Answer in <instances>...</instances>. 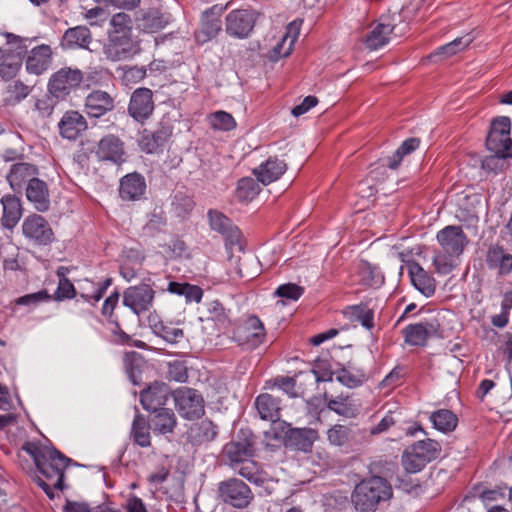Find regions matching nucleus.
I'll return each instance as SVG.
<instances>
[{
  "mask_svg": "<svg viewBox=\"0 0 512 512\" xmlns=\"http://www.w3.org/2000/svg\"><path fill=\"white\" fill-rule=\"evenodd\" d=\"M103 55L108 61L120 62L134 58L141 52V40L133 31V20L125 12L115 13L109 21Z\"/></svg>",
  "mask_w": 512,
  "mask_h": 512,
  "instance_id": "obj_1",
  "label": "nucleus"
},
{
  "mask_svg": "<svg viewBox=\"0 0 512 512\" xmlns=\"http://www.w3.org/2000/svg\"><path fill=\"white\" fill-rule=\"evenodd\" d=\"M71 462V459L63 455L60 451L51 447L46 452L44 459L36 464L37 470L41 476H35L34 481L43 489L46 495L54 498L53 489L63 490L64 471Z\"/></svg>",
  "mask_w": 512,
  "mask_h": 512,
  "instance_id": "obj_2",
  "label": "nucleus"
},
{
  "mask_svg": "<svg viewBox=\"0 0 512 512\" xmlns=\"http://www.w3.org/2000/svg\"><path fill=\"white\" fill-rule=\"evenodd\" d=\"M391 496L389 482L380 476H372L356 485L352 502L359 512H374L380 502L389 500Z\"/></svg>",
  "mask_w": 512,
  "mask_h": 512,
  "instance_id": "obj_3",
  "label": "nucleus"
},
{
  "mask_svg": "<svg viewBox=\"0 0 512 512\" xmlns=\"http://www.w3.org/2000/svg\"><path fill=\"white\" fill-rule=\"evenodd\" d=\"M9 46L3 49V56L0 55V75L2 78H12L19 71L22 64V57L27 52L26 42L28 38H22L12 33L0 34Z\"/></svg>",
  "mask_w": 512,
  "mask_h": 512,
  "instance_id": "obj_4",
  "label": "nucleus"
},
{
  "mask_svg": "<svg viewBox=\"0 0 512 512\" xmlns=\"http://www.w3.org/2000/svg\"><path fill=\"white\" fill-rule=\"evenodd\" d=\"M254 436L248 429H241L236 438L227 443L223 449V456L231 469L237 468L240 463L255 455Z\"/></svg>",
  "mask_w": 512,
  "mask_h": 512,
  "instance_id": "obj_5",
  "label": "nucleus"
},
{
  "mask_svg": "<svg viewBox=\"0 0 512 512\" xmlns=\"http://www.w3.org/2000/svg\"><path fill=\"white\" fill-rule=\"evenodd\" d=\"M178 413L187 420H194L204 415V399L195 389L180 387L172 393Z\"/></svg>",
  "mask_w": 512,
  "mask_h": 512,
  "instance_id": "obj_6",
  "label": "nucleus"
},
{
  "mask_svg": "<svg viewBox=\"0 0 512 512\" xmlns=\"http://www.w3.org/2000/svg\"><path fill=\"white\" fill-rule=\"evenodd\" d=\"M265 336L264 325L255 315L249 316L233 332V340L245 350L257 348L263 343Z\"/></svg>",
  "mask_w": 512,
  "mask_h": 512,
  "instance_id": "obj_7",
  "label": "nucleus"
},
{
  "mask_svg": "<svg viewBox=\"0 0 512 512\" xmlns=\"http://www.w3.org/2000/svg\"><path fill=\"white\" fill-rule=\"evenodd\" d=\"M220 499L235 508L247 507L254 498L250 487L238 478H230L218 484Z\"/></svg>",
  "mask_w": 512,
  "mask_h": 512,
  "instance_id": "obj_8",
  "label": "nucleus"
},
{
  "mask_svg": "<svg viewBox=\"0 0 512 512\" xmlns=\"http://www.w3.org/2000/svg\"><path fill=\"white\" fill-rule=\"evenodd\" d=\"M83 81V72L70 67L61 68L54 73L48 83L49 93L56 99H64L79 87Z\"/></svg>",
  "mask_w": 512,
  "mask_h": 512,
  "instance_id": "obj_9",
  "label": "nucleus"
},
{
  "mask_svg": "<svg viewBox=\"0 0 512 512\" xmlns=\"http://www.w3.org/2000/svg\"><path fill=\"white\" fill-rule=\"evenodd\" d=\"M155 298V291L146 284L140 283L128 287L123 293V305L128 307L136 315H141L150 310Z\"/></svg>",
  "mask_w": 512,
  "mask_h": 512,
  "instance_id": "obj_10",
  "label": "nucleus"
},
{
  "mask_svg": "<svg viewBox=\"0 0 512 512\" xmlns=\"http://www.w3.org/2000/svg\"><path fill=\"white\" fill-rule=\"evenodd\" d=\"M256 22V14L251 10L236 9L226 16L225 30L234 38H247Z\"/></svg>",
  "mask_w": 512,
  "mask_h": 512,
  "instance_id": "obj_11",
  "label": "nucleus"
},
{
  "mask_svg": "<svg viewBox=\"0 0 512 512\" xmlns=\"http://www.w3.org/2000/svg\"><path fill=\"white\" fill-rule=\"evenodd\" d=\"M436 238L443 252L449 257H458L469 242L462 227L456 225L444 227L437 233Z\"/></svg>",
  "mask_w": 512,
  "mask_h": 512,
  "instance_id": "obj_12",
  "label": "nucleus"
},
{
  "mask_svg": "<svg viewBox=\"0 0 512 512\" xmlns=\"http://www.w3.org/2000/svg\"><path fill=\"white\" fill-rule=\"evenodd\" d=\"M406 343L412 346H424L430 337H440L442 329L437 319L409 324L403 329Z\"/></svg>",
  "mask_w": 512,
  "mask_h": 512,
  "instance_id": "obj_13",
  "label": "nucleus"
},
{
  "mask_svg": "<svg viewBox=\"0 0 512 512\" xmlns=\"http://www.w3.org/2000/svg\"><path fill=\"white\" fill-rule=\"evenodd\" d=\"M137 28L145 33H155L164 29L171 21V14L161 7H149L138 12L135 18Z\"/></svg>",
  "mask_w": 512,
  "mask_h": 512,
  "instance_id": "obj_14",
  "label": "nucleus"
},
{
  "mask_svg": "<svg viewBox=\"0 0 512 512\" xmlns=\"http://www.w3.org/2000/svg\"><path fill=\"white\" fill-rule=\"evenodd\" d=\"M128 114L137 122H144L154 111L153 92L141 87L133 91L127 108Z\"/></svg>",
  "mask_w": 512,
  "mask_h": 512,
  "instance_id": "obj_15",
  "label": "nucleus"
},
{
  "mask_svg": "<svg viewBox=\"0 0 512 512\" xmlns=\"http://www.w3.org/2000/svg\"><path fill=\"white\" fill-rule=\"evenodd\" d=\"M22 231L26 238L38 245H47L53 241V231L49 223L37 214L24 219Z\"/></svg>",
  "mask_w": 512,
  "mask_h": 512,
  "instance_id": "obj_16",
  "label": "nucleus"
},
{
  "mask_svg": "<svg viewBox=\"0 0 512 512\" xmlns=\"http://www.w3.org/2000/svg\"><path fill=\"white\" fill-rule=\"evenodd\" d=\"M226 8L227 5H214L203 13L200 29L195 34L198 43H206L217 36L222 29L221 16Z\"/></svg>",
  "mask_w": 512,
  "mask_h": 512,
  "instance_id": "obj_17",
  "label": "nucleus"
},
{
  "mask_svg": "<svg viewBox=\"0 0 512 512\" xmlns=\"http://www.w3.org/2000/svg\"><path fill=\"white\" fill-rule=\"evenodd\" d=\"M95 155L99 161L121 165L125 161L124 142L118 136L108 134L98 142Z\"/></svg>",
  "mask_w": 512,
  "mask_h": 512,
  "instance_id": "obj_18",
  "label": "nucleus"
},
{
  "mask_svg": "<svg viewBox=\"0 0 512 512\" xmlns=\"http://www.w3.org/2000/svg\"><path fill=\"white\" fill-rule=\"evenodd\" d=\"M207 217L210 228L221 234L230 245L240 242L241 231L226 215L218 210L210 209Z\"/></svg>",
  "mask_w": 512,
  "mask_h": 512,
  "instance_id": "obj_19",
  "label": "nucleus"
},
{
  "mask_svg": "<svg viewBox=\"0 0 512 512\" xmlns=\"http://www.w3.org/2000/svg\"><path fill=\"white\" fill-rule=\"evenodd\" d=\"M87 128L85 117L76 110L66 111L58 123L59 134L68 140H76Z\"/></svg>",
  "mask_w": 512,
  "mask_h": 512,
  "instance_id": "obj_20",
  "label": "nucleus"
},
{
  "mask_svg": "<svg viewBox=\"0 0 512 512\" xmlns=\"http://www.w3.org/2000/svg\"><path fill=\"white\" fill-rule=\"evenodd\" d=\"M170 394L169 387L162 382H154L140 394V402L143 408L150 412H156L165 409Z\"/></svg>",
  "mask_w": 512,
  "mask_h": 512,
  "instance_id": "obj_21",
  "label": "nucleus"
},
{
  "mask_svg": "<svg viewBox=\"0 0 512 512\" xmlns=\"http://www.w3.org/2000/svg\"><path fill=\"white\" fill-rule=\"evenodd\" d=\"M486 147L495 154L494 157L487 159L484 167H489L490 162L496 159L512 158V139L510 135L489 132L486 138Z\"/></svg>",
  "mask_w": 512,
  "mask_h": 512,
  "instance_id": "obj_22",
  "label": "nucleus"
},
{
  "mask_svg": "<svg viewBox=\"0 0 512 512\" xmlns=\"http://www.w3.org/2000/svg\"><path fill=\"white\" fill-rule=\"evenodd\" d=\"M114 99L106 91L93 90L85 99L88 116L99 118L114 109Z\"/></svg>",
  "mask_w": 512,
  "mask_h": 512,
  "instance_id": "obj_23",
  "label": "nucleus"
},
{
  "mask_svg": "<svg viewBox=\"0 0 512 512\" xmlns=\"http://www.w3.org/2000/svg\"><path fill=\"white\" fill-rule=\"evenodd\" d=\"M92 40V33L89 28L80 25L67 29L63 34L60 45L66 50H91L89 45Z\"/></svg>",
  "mask_w": 512,
  "mask_h": 512,
  "instance_id": "obj_24",
  "label": "nucleus"
},
{
  "mask_svg": "<svg viewBox=\"0 0 512 512\" xmlns=\"http://www.w3.org/2000/svg\"><path fill=\"white\" fill-rule=\"evenodd\" d=\"M146 182L144 177L138 173H130L120 181L119 195L122 200L136 201L145 193Z\"/></svg>",
  "mask_w": 512,
  "mask_h": 512,
  "instance_id": "obj_25",
  "label": "nucleus"
},
{
  "mask_svg": "<svg viewBox=\"0 0 512 512\" xmlns=\"http://www.w3.org/2000/svg\"><path fill=\"white\" fill-rule=\"evenodd\" d=\"M52 63V50L48 45L33 48L26 59V70L30 74L41 75L49 69Z\"/></svg>",
  "mask_w": 512,
  "mask_h": 512,
  "instance_id": "obj_26",
  "label": "nucleus"
},
{
  "mask_svg": "<svg viewBox=\"0 0 512 512\" xmlns=\"http://www.w3.org/2000/svg\"><path fill=\"white\" fill-rule=\"evenodd\" d=\"M37 174L38 169L35 165L19 162L11 165L6 178L11 188L17 191L22 189L25 183H30L31 179H34Z\"/></svg>",
  "mask_w": 512,
  "mask_h": 512,
  "instance_id": "obj_27",
  "label": "nucleus"
},
{
  "mask_svg": "<svg viewBox=\"0 0 512 512\" xmlns=\"http://www.w3.org/2000/svg\"><path fill=\"white\" fill-rule=\"evenodd\" d=\"M407 266L413 286L424 296H432L436 290L435 279L415 261L408 263Z\"/></svg>",
  "mask_w": 512,
  "mask_h": 512,
  "instance_id": "obj_28",
  "label": "nucleus"
},
{
  "mask_svg": "<svg viewBox=\"0 0 512 512\" xmlns=\"http://www.w3.org/2000/svg\"><path fill=\"white\" fill-rule=\"evenodd\" d=\"M255 407L262 420L275 423L280 418V399L269 393H262L255 399Z\"/></svg>",
  "mask_w": 512,
  "mask_h": 512,
  "instance_id": "obj_29",
  "label": "nucleus"
},
{
  "mask_svg": "<svg viewBox=\"0 0 512 512\" xmlns=\"http://www.w3.org/2000/svg\"><path fill=\"white\" fill-rule=\"evenodd\" d=\"M27 199L32 202L35 208L40 212H45L49 209L50 200L47 184L35 177L31 179L26 187Z\"/></svg>",
  "mask_w": 512,
  "mask_h": 512,
  "instance_id": "obj_30",
  "label": "nucleus"
},
{
  "mask_svg": "<svg viewBox=\"0 0 512 512\" xmlns=\"http://www.w3.org/2000/svg\"><path fill=\"white\" fill-rule=\"evenodd\" d=\"M287 165L283 160L270 157L265 163L254 169V174L264 185H268L281 177Z\"/></svg>",
  "mask_w": 512,
  "mask_h": 512,
  "instance_id": "obj_31",
  "label": "nucleus"
},
{
  "mask_svg": "<svg viewBox=\"0 0 512 512\" xmlns=\"http://www.w3.org/2000/svg\"><path fill=\"white\" fill-rule=\"evenodd\" d=\"M486 262L492 269H498V274L505 276L512 272V254L505 252L499 245L491 246L486 254Z\"/></svg>",
  "mask_w": 512,
  "mask_h": 512,
  "instance_id": "obj_32",
  "label": "nucleus"
},
{
  "mask_svg": "<svg viewBox=\"0 0 512 512\" xmlns=\"http://www.w3.org/2000/svg\"><path fill=\"white\" fill-rule=\"evenodd\" d=\"M317 439L318 432L315 429L294 428L289 429L287 445L303 452H309Z\"/></svg>",
  "mask_w": 512,
  "mask_h": 512,
  "instance_id": "obj_33",
  "label": "nucleus"
},
{
  "mask_svg": "<svg viewBox=\"0 0 512 512\" xmlns=\"http://www.w3.org/2000/svg\"><path fill=\"white\" fill-rule=\"evenodd\" d=\"M0 201L3 206L2 225L5 228L12 229L22 216L21 202L14 195H5Z\"/></svg>",
  "mask_w": 512,
  "mask_h": 512,
  "instance_id": "obj_34",
  "label": "nucleus"
},
{
  "mask_svg": "<svg viewBox=\"0 0 512 512\" xmlns=\"http://www.w3.org/2000/svg\"><path fill=\"white\" fill-rule=\"evenodd\" d=\"M171 131L168 127H161L155 131L144 130L140 140L141 149L146 153H153L168 140Z\"/></svg>",
  "mask_w": 512,
  "mask_h": 512,
  "instance_id": "obj_35",
  "label": "nucleus"
},
{
  "mask_svg": "<svg viewBox=\"0 0 512 512\" xmlns=\"http://www.w3.org/2000/svg\"><path fill=\"white\" fill-rule=\"evenodd\" d=\"M233 470L243 478L256 485H262L266 480V474L262 468V465L255 461L253 458H249L246 461H243L239 464V466H237V468H233Z\"/></svg>",
  "mask_w": 512,
  "mask_h": 512,
  "instance_id": "obj_36",
  "label": "nucleus"
},
{
  "mask_svg": "<svg viewBox=\"0 0 512 512\" xmlns=\"http://www.w3.org/2000/svg\"><path fill=\"white\" fill-rule=\"evenodd\" d=\"M301 24L302 20L299 19L288 24L286 34L283 36L282 41L273 49L275 54L280 57H286L291 53L292 47L299 36Z\"/></svg>",
  "mask_w": 512,
  "mask_h": 512,
  "instance_id": "obj_37",
  "label": "nucleus"
},
{
  "mask_svg": "<svg viewBox=\"0 0 512 512\" xmlns=\"http://www.w3.org/2000/svg\"><path fill=\"white\" fill-rule=\"evenodd\" d=\"M153 413L155 415L150 419L153 431L159 434L172 433L177 424L173 411L170 409H162Z\"/></svg>",
  "mask_w": 512,
  "mask_h": 512,
  "instance_id": "obj_38",
  "label": "nucleus"
},
{
  "mask_svg": "<svg viewBox=\"0 0 512 512\" xmlns=\"http://www.w3.org/2000/svg\"><path fill=\"white\" fill-rule=\"evenodd\" d=\"M358 274L363 285L370 287H379L384 283V275L379 267L372 265L366 260H360L358 263Z\"/></svg>",
  "mask_w": 512,
  "mask_h": 512,
  "instance_id": "obj_39",
  "label": "nucleus"
},
{
  "mask_svg": "<svg viewBox=\"0 0 512 512\" xmlns=\"http://www.w3.org/2000/svg\"><path fill=\"white\" fill-rule=\"evenodd\" d=\"M394 26L389 23L380 22L364 39L366 46L371 50H376L389 41V36L394 30Z\"/></svg>",
  "mask_w": 512,
  "mask_h": 512,
  "instance_id": "obj_40",
  "label": "nucleus"
},
{
  "mask_svg": "<svg viewBox=\"0 0 512 512\" xmlns=\"http://www.w3.org/2000/svg\"><path fill=\"white\" fill-rule=\"evenodd\" d=\"M32 87L20 80H14L7 84L4 90V102L6 105L15 106L31 93Z\"/></svg>",
  "mask_w": 512,
  "mask_h": 512,
  "instance_id": "obj_41",
  "label": "nucleus"
},
{
  "mask_svg": "<svg viewBox=\"0 0 512 512\" xmlns=\"http://www.w3.org/2000/svg\"><path fill=\"white\" fill-rule=\"evenodd\" d=\"M258 182V178L245 177L240 179L237 183L235 197L240 202L252 201L261 190Z\"/></svg>",
  "mask_w": 512,
  "mask_h": 512,
  "instance_id": "obj_42",
  "label": "nucleus"
},
{
  "mask_svg": "<svg viewBox=\"0 0 512 512\" xmlns=\"http://www.w3.org/2000/svg\"><path fill=\"white\" fill-rule=\"evenodd\" d=\"M430 420L434 427L442 432L453 431L458 423L457 416L448 409H440L433 412L430 416Z\"/></svg>",
  "mask_w": 512,
  "mask_h": 512,
  "instance_id": "obj_43",
  "label": "nucleus"
},
{
  "mask_svg": "<svg viewBox=\"0 0 512 512\" xmlns=\"http://www.w3.org/2000/svg\"><path fill=\"white\" fill-rule=\"evenodd\" d=\"M131 435L133 437L134 442L139 446L149 447L151 445L149 423L140 414H136L133 420Z\"/></svg>",
  "mask_w": 512,
  "mask_h": 512,
  "instance_id": "obj_44",
  "label": "nucleus"
},
{
  "mask_svg": "<svg viewBox=\"0 0 512 512\" xmlns=\"http://www.w3.org/2000/svg\"><path fill=\"white\" fill-rule=\"evenodd\" d=\"M410 448L416 452L420 458L425 460L426 463L435 460L441 453V445L432 439L417 441L411 445Z\"/></svg>",
  "mask_w": 512,
  "mask_h": 512,
  "instance_id": "obj_45",
  "label": "nucleus"
},
{
  "mask_svg": "<svg viewBox=\"0 0 512 512\" xmlns=\"http://www.w3.org/2000/svg\"><path fill=\"white\" fill-rule=\"evenodd\" d=\"M148 321L153 333L169 343H174L183 337L181 329L167 326L161 321H156L155 316H149Z\"/></svg>",
  "mask_w": 512,
  "mask_h": 512,
  "instance_id": "obj_46",
  "label": "nucleus"
},
{
  "mask_svg": "<svg viewBox=\"0 0 512 512\" xmlns=\"http://www.w3.org/2000/svg\"><path fill=\"white\" fill-rule=\"evenodd\" d=\"M420 144V140L418 138H409L403 141V143L400 145V147L394 152V154L390 157H387L386 165L390 169H397L400 165L402 159L404 156L412 153L415 151Z\"/></svg>",
  "mask_w": 512,
  "mask_h": 512,
  "instance_id": "obj_47",
  "label": "nucleus"
},
{
  "mask_svg": "<svg viewBox=\"0 0 512 512\" xmlns=\"http://www.w3.org/2000/svg\"><path fill=\"white\" fill-rule=\"evenodd\" d=\"M208 320L215 323L219 330H225L230 325V319L225 308L219 301H212L207 305Z\"/></svg>",
  "mask_w": 512,
  "mask_h": 512,
  "instance_id": "obj_48",
  "label": "nucleus"
},
{
  "mask_svg": "<svg viewBox=\"0 0 512 512\" xmlns=\"http://www.w3.org/2000/svg\"><path fill=\"white\" fill-rule=\"evenodd\" d=\"M192 433L198 443L211 442L218 435V429L212 421L205 419L192 428Z\"/></svg>",
  "mask_w": 512,
  "mask_h": 512,
  "instance_id": "obj_49",
  "label": "nucleus"
},
{
  "mask_svg": "<svg viewBox=\"0 0 512 512\" xmlns=\"http://www.w3.org/2000/svg\"><path fill=\"white\" fill-rule=\"evenodd\" d=\"M210 126L215 130L230 131L236 127L234 117L225 111H216L208 116Z\"/></svg>",
  "mask_w": 512,
  "mask_h": 512,
  "instance_id": "obj_50",
  "label": "nucleus"
},
{
  "mask_svg": "<svg viewBox=\"0 0 512 512\" xmlns=\"http://www.w3.org/2000/svg\"><path fill=\"white\" fill-rule=\"evenodd\" d=\"M425 460L414 452L410 447L404 452L402 456V465L408 473H417L426 466Z\"/></svg>",
  "mask_w": 512,
  "mask_h": 512,
  "instance_id": "obj_51",
  "label": "nucleus"
},
{
  "mask_svg": "<svg viewBox=\"0 0 512 512\" xmlns=\"http://www.w3.org/2000/svg\"><path fill=\"white\" fill-rule=\"evenodd\" d=\"M349 428L344 425H335L327 432L328 440L331 444L342 446L349 440Z\"/></svg>",
  "mask_w": 512,
  "mask_h": 512,
  "instance_id": "obj_52",
  "label": "nucleus"
},
{
  "mask_svg": "<svg viewBox=\"0 0 512 512\" xmlns=\"http://www.w3.org/2000/svg\"><path fill=\"white\" fill-rule=\"evenodd\" d=\"M304 292L303 287L295 284V283H287L280 285L276 291L275 295L281 298H285L288 300H297L299 299Z\"/></svg>",
  "mask_w": 512,
  "mask_h": 512,
  "instance_id": "obj_53",
  "label": "nucleus"
},
{
  "mask_svg": "<svg viewBox=\"0 0 512 512\" xmlns=\"http://www.w3.org/2000/svg\"><path fill=\"white\" fill-rule=\"evenodd\" d=\"M57 101L55 97L50 95H44L35 102V109L39 112L41 117H49L54 110Z\"/></svg>",
  "mask_w": 512,
  "mask_h": 512,
  "instance_id": "obj_54",
  "label": "nucleus"
},
{
  "mask_svg": "<svg viewBox=\"0 0 512 512\" xmlns=\"http://www.w3.org/2000/svg\"><path fill=\"white\" fill-rule=\"evenodd\" d=\"M337 380L343 385L354 388L360 386L364 381V375H354L346 369H342L337 373Z\"/></svg>",
  "mask_w": 512,
  "mask_h": 512,
  "instance_id": "obj_55",
  "label": "nucleus"
},
{
  "mask_svg": "<svg viewBox=\"0 0 512 512\" xmlns=\"http://www.w3.org/2000/svg\"><path fill=\"white\" fill-rule=\"evenodd\" d=\"M76 294L74 285L68 278L59 279L58 288L55 292V299L63 300L73 298Z\"/></svg>",
  "mask_w": 512,
  "mask_h": 512,
  "instance_id": "obj_56",
  "label": "nucleus"
},
{
  "mask_svg": "<svg viewBox=\"0 0 512 512\" xmlns=\"http://www.w3.org/2000/svg\"><path fill=\"white\" fill-rule=\"evenodd\" d=\"M50 449L51 447H40L34 442H25L22 445V450L32 457L35 465L39 463L40 460L44 459L46 452L50 451Z\"/></svg>",
  "mask_w": 512,
  "mask_h": 512,
  "instance_id": "obj_57",
  "label": "nucleus"
},
{
  "mask_svg": "<svg viewBox=\"0 0 512 512\" xmlns=\"http://www.w3.org/2000/svg\"><path fill=\"white\" fill-rule=\"evenodd\" d=\"M288 433L289 429L286 428L285 424L277 421L272 423L270 429L264 432V436L267 440H282L285 438L288 441Z\"/></svg>",
  "mask_w": 512,
  "mask_h": 512,
  "instance_id": "obj_58",
  "label": "nucleus"
},
{
  "mask_svg": "<svg viewBox=\"0 0 512 512\" xmlns=\"http://www.w3.org/2000/svg\"><path fill=\"white\" fill-rule=\"evenodd\" d=\"M51 299V296L47 293L46 290H41L36 293H31L24 295L22 297H19L16 300V303L18 305H36L40 302L49 301Z\"/></svg>",
  "mask_w": 512,
  "mask_h": 512,
  "instance_id": "obj_59",
  "label": "nucleus"
},
{
  "mask_svg": "<svg viewBox=\"0 0 512 512\" xmlns=\"http://www.w3.org/2000/svg\"><path fill=\"white\" fill-rule=\"evenodd\" d=\"M119 293L114 292L104 301L102 307V315L107 317L109 322L115 323L116 327L119 328V324L116 320H113V312L119 301Z\"/></svg>",
  "mask_w": 512,
  "mask_h": 512,
  "instance_id": "obj_60",
  "label": "nucleus"
},
{
  "mask_svg": "<svg viewBox=\"0 0 512 512\" xmlns=\"http://www.w3.org/2000/svg\"><path fill=\"white\" fill-rule=\"evenodd\" d=\"M146 77V68L144 66H132L124 70L123 80L127 83H136Z\"/></svg>",
  "mask_w": 512,
  "mask_h": 512,
  "instance_id": "obj_61",
  "label": "nucleus"
},
{
  "mask_svg": "<svg viewBox=\"0 0 512 512\" xmlns=\"http://www.w3.org/2000/svg\"><path fill=\"white\" fill-rule=\"evenodd\" d=\"M168 376L171 380L184 382L188 377L187 368L181 362H174L169 365Z\"/></svg>",
  "mask_w": 512,
  "mask_h": 512,
  "instance_id": "obj_62",
  "label": "nucleus"
},
{
  "mask_svg": "<svg viewBox=\"0 0 512 512\" xmlns=\"http://www.w3.org/2000/svg\"><path fill=\"white\" fill-rule=\"evenodd\" d=\"M405 376V369L401 366H396L380 383L382 387H394Z\"/></svg>",
  "mask_w": 512,
  "mask_h": 512,
  "instance_id": "obj_63",
  "label": "nucleus"
},
{
  "mask_svg": "<svg viewBox=\"0 0 512 512\" xmlns=\"http://www.w3.org/2000/svg\"><path fill=\"white\" fill-rule=\"evenodd\" d=\"M317 104H318L317 97L309 95L304 98V100L302 101L301 104L296 105L292 109L291 113L295 117H299V116L305 114L306 112H308L311 108L315 107Z\"/></svg>",
  "mask_w": 512,
  "mask_h": 512,
  "instance_id": "obj_64",
  "label": "nucleus"
}]
</instances>
